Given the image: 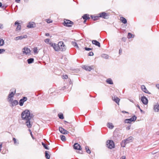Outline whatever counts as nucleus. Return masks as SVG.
<instances>
[{
	"mask_svg": "<svg viewBox=\"0 0 159 159\" xmlns=\"http://www.w3.org/2000/svg\"><path fill=\"white\" fill-rule=\"evenodd\" d=\"M32 114H31L30 111L28 110H25L21 114L22 119L25 121L26 125L29 128H31L32 126L30 120L32 117Z\"/></svg>",
	"mask_w": 159,
	"mask_h": 159,
	"instance_id": "obj_1",
	"label": "nucleus"
},
{
	"mask_svg": "<svg viewBox=\"0 0 159 159\" xmlns=\"http://www.w3.org/2000/svg\"><path fill=\"white\" fill-rule=\"evenodd\" d=\"M51 46L53 47L55 51L57 52H63L66 48V46L62 41L59 42L57 44L55 43H50Z\"/></svg>",
	"mask_w": 159,
	"mask_h": 159,
	"instance_id": "obj_2",
	"label": "nucleus"
},
{
	"mask_svg": "<svg viewBox=\"0 0 159 159\" xmlns=\"http://www.w3.org/2000/svg\"><path fill=\"white\" fill-rule=\"evenodd\" d=\"M63 24L65 26L70 27L74 24V23L69 20L65 19Z\"/></svg>",
	"mask_w": 159,
	"mask_h": 159,
	"instance_id": "obj_3",
	"label": "nucleus"
},
{
	"mask_svg": "<svg viewBox=\"0 0 159 159\" xmlns=\"http://www.w3.org/2000/svg\"><path fill=\"white\" fill-rule=\"evenodd\" d=\"M107 147L111 149L114 147L115 145L113 141L112 140H108L107 142Z\"/></svg>",
	"mask_w": 159,
	"mask_h": 159,
	"instance_id": "obj_4",
	"label": "nucleus"
},
{
	"mask_svg": "<svg viewBox=\"0 0 159 159\" xmlns=\"http://www.w3.org/2000/svg\"><path fill=\"white\" fill-rule=\"evenodd\" d=\"M136 118V117L135 116H134L130 119H126L125 120L124 122L125 123H130L132 121H135Z\"/></svg>",
	"mask_w": 159,
	"mask_h": 159,
	"instance_id": "obj_5",
	"label": "nucleus"
},
{
	"mask_svg": "<svg viewBox=\"0 0 159 159\" xmlns=\"http://www.w3.org/2000/svg\"><path fill=\"white\" fill-rule=\"evenodd\" d=\"M31 51L30 49L27 47H24L22 49V52L23 54L26 55H29L30 54Z\"/></svg>",
	"mask_w": 159,
	"mask_h": 159,
	"instance_id": "obj_6",
	"label": "nucleus"
},
{
	"mask_svg": "<svg viewBox=\"0 0 159 159\" xmlns=\"http://www.w3.org/2000/svg\"><path fill=\"white\" fill-rule=\"evenodd\" d=\"M98 14L99 17H102L104 19H107L108 16V14L104 12H102Z\"/></svg>",
	"mask_w": 159,
	"mask_h": 159,
	"instance_id": "obj_7",
	"label": "nucleus"
},
{
	"mask_svg": "<svg viewBox=\"0 0 159 159\" xmlns=\"http://www.w3.org/2000/svg\"><path fill=\"white\" fill-rule=\"evenodd\" d=\"M27 99V98L25 97H24L20 99L19 102V104L21 106H22L24 102L26 101Z\"/></svg>",
	"mask_w": 159,
	"mask_h": 159,
	"instance_id": "obj_8",
	"label": "nucleus"
},
{
	"mask_svg": "<svg viewBox=\"0 0 159 159\" xmlns=\"http://www.w3.org/2000/svg\"><path fill=\"white\" fill-rule=\"evenodd\" d=\"M35 23L33 22H29L27 26V27L29 28H34L35 27Z\"/></svg>",
	"mask_w": 159,
	"mask_h": 159,
	"instance_id": "obj_9",
	"label": "nucleus"
},
{
	"mask_svg": "<svg viewBox=\"0 0 159 159\" xmlns=\"http://www.w3.org/2000/svg\"><path fill=\"white\" fill-rule=\"evenodd\" d=\"M141 101L145 105L147 104L148 103V99L144 96H143L141 97Z\"/></svg>",
	"mask_w": 159,
	"mask_h": 159,
	"instance_id": "obj_10",
	"label": "nucleus"
},
{
	"mask_svg": "<svg viewBox=\"0 0 159 159\" xmlns=\"http://www.w3.org/2000/svg\"><path fill=\"white\" fill-rule=\"evenodd\" d=\"M59 130L60 132L62 134H67L68 132L65 129H64L62 128L61 127H59Z\"/></svg>",
	"mask_w": 159,
	"mask_h": 159,
	"instance_id": "obj_11",
	"label": "nucleus"
},
{
	"mask_svg": "<svg viewBox=\"0 0 159 159\" xmlns=\"http://www.w3.org/2000/svg\"><path fill=\"white\" fill-rule=\"evenodd\" d=\"M93 66H84L83 68H84L85 70L87 71H90L93 69Z\"/></svg>",
	"mask_w": 159,
	"mask_h": 159,
	"instance_id": "obj_12",
	"label": "nucleus"
},
{
	"mask_svg": "<svg viewBox=\"0 0 159 159\" xmlns=\"http://www.w3.org/2000/svg\"><path fill=\"white\" fill-rule=\"evenodd\" d=\"M74 148L75 149L81 150V148L80 144L77 143H75L74 144Z\"/></svg>",
	"mask_w": 159,
	"mask_h": 159,
	"instance_id": "obj_13",
	"label": "nucleus"
},
{
	"mask_svg": "<svg viewBox=\"0 0 159 159\" xmlns=\"http://www.w3.org/2000/svg\"><path fill=\"white\" fill-rule=\"evenodd\" d=\"M27 38V35H25L23 36H20L16 37L15 38V39L16 40H19V39H23L26 38Z\"/></svg>",
	"mask_w": 159,
	"mask_h": 159,
	"instance_id": "obj_14",
	"label": "nucleus"
},
{
	"mask_svg": "<svg viewBox=\"0 0 159 159\" xmlns=\"http://www.w3.org/2000/svg\"><path fill=\"white\" fill-rule=\"evenodd\" d=\"M92 43L93 44L98 46L99 47H100L101 46L100 43L96 40H92Z\"/></svg>",
	"mask_w": 159,
	"mask_h": 159,
	"instance_id": "obj_15",
	"label": "nucleus"
},
{
	"mask_svg": "<svg viewBox=\"0 0 159 159\" xmlns=\"http://www.w3.org/2000/svg\"><path fill=\"white\" fill-rule=\"evenodd\" d=\"M141 88L143 91L146 93H148V91L147 89L144 85H142L141 86Z\"/></svg>",
	"mask_w": 159,
	"mask_h": 159,
	"instance_id": "obj_16",
	"label": "nucleus"
},
{
	"mask_svg": "<svg viewBox=\"0 0 159 159\" xmlns=\"http://www.w3.org/2000/svg\"><path fill=\"white\" fill-rule=\"evenodd\" d=\"M15 25H17V27L16 28L17 30H20L21 26L19 25V23L18 21H16L15 22Z\"/></svg>",
	"mask_w": 159,
	"mask_h": 159,
	"instance_id": "obj_17",
	"label": "nucleus"
},
{
	"mask_svg": "<svg viewBox=\"0 0 159 159\" xmlns=\"http://www.w3.org/2000/svg\"><path fill=\"white\" fill-rule=\"evenodd\" d=\"M113 100L116 103L119 104L120 99L116 96H114V98H112Z\"/></svg>",
	"mask_w": 159,
	"mask_h": 159,
	"instance_id": "obj_18",
	"label": "nucleus"
},
{
	"mask_svg": "<svg viewBox=\"0 0 159 159\" xmlns=\"http://www.w3.org/2000/svg\"><path fill=\"white\" fill-rule=\"evenodd\" d=\"M133 139V137L131 136H130L126 139L124 140L125 141H126V142L128 143L130 142H131Z\"/></svg>",
	"mask_w": 159,
	"mask_h": 159,
	"instance_id": "obj_19",
	"label": "nucleus"
},
{
	"mask_svg": "<svg viewBox=\"0 0 159 159\" xmlns=\"http://www.w3.org/2000/svg\"><path fill=\"white\" fill-rule=\"evenodd\" d=\"M13 141L14 145L16 146H17L19 143L18 140L14 138H13Z\"/></svg>",
	"mask_w": 159,
	"mask_h": 159,
	"instance_id": "obj_20",
	"label": "nucleus"
},
{
	"mask_svg": "<svg viewBox=\"0 0 159 159\" xmlns=\"http://www.w3.org/2000/svg\"><path fill=\"white\" fill-rule=\"evenodd\" d=\"M82 17L83 19L84 20H87L90 19V17L89 16V15L88 14H84L83 16Z\"/></svg>",
	"mask_w": 159,
	"mask_h": 159,
	"instance_id": "obj_21",
	"label": "nucleus"
},
{
	"mask_svg": "<svg viewBox=\"0 0 159 159\" xmlns=\"http://www.w3.org/2000/svg\"><path fill=\"white\" fill-rule=\"evenodd\" d=\"M91 17L92 19L93 20H95L98 19L99 18V17L98 14V15L96 16H93L92 15L91 16Z\"/></svg>",
	"mask_w": 159,
	"mask_h": 159,
	"instance_id": "obj_22",
	"label": "nucleus"
},
{
	"mask_svg": "<svg viewBox=\"0 0 159 159\" xmlns=\"http://www.w3.org/2000/svg\"><path fill=\"white\" fill-rule=\"evenodd\" d=\"M11 105L12 106H16L18 104V102L16 100H14L11 102Z\"/></svg>",
	"mask_w": 159,
	"mask_h": 159,
	"instance_id": "obj_23",
	"label": "nucleus"
},
{
	"mask_svg": "<svg viewBox=\"0 0 159 159\" xmlns=\"http://www.w3.org/2000/svg\"><path fill=\"white\" fill-rule=\"evenodd\" d=\"M120 20L124 24H126L127 22L126 19L123 17H121Z\"/></svg>",
	"mask_w": 159,
	"mask_h": 159,
	"instance_id": "obj_24",
	"label": "nucleus"
},
{
	"mask_svg": "<svg viewBox=\"0 0 159 159\" xmlns=\"http://www.w3.org/2000/svg\"><path fill=\"white\" fill-rule=\"evenodd\" d=\"M101 57L104 58L108 59L109 58V56L108 55L105 54H103L101 55Z\"/></svg>",
	"mask_w": 159,
	"mask_h": 159,
	"instance_id": "obj_25",
	"label": "nucleus"
},
{
	"mask_svg": "<svg viewBox=\"0 0 159 159\" xmlns=\"http://www.w3.org/2000/svg\"><path fill=\"white\" fill-rule=\"evenodd\" d=\"M154 110L155 111H159V105L155 106L154 107Z\"/></svg>",
	"mask_w": 159,
	"mask_h": 159,
	"instance_id": "obj_26",
	"label": "nucleus"
},
{
	"mask_svg": "<svg viewBox=\"0 0 159 159\" xmlns=\"http://www.w3.org/2000/svg\"><path fill=\"white\" fill-rule=\"evenodd\" d=\"M126 144L127 143L126 142V141H125L124 140H123L121 143V145L123 147H125Z\"/></svg>",
	"mask_w": 159,
	"mask_h": 159,
	"instance_id": "obj_27",
	"label": "nucleus"
},
{
	"mask_svg": "<svg viewBox=\"0 0 159 159\" xmlns=\"http://www.w3.org/2000/svg\"><path fill=\"white\" fill-rule=\"evenodd\" d=\"M71 44L75 47L79 49V47L76 43L74 42H72Z\"/></svg>",
	"mask_w": 159,
	"mask_h": 159,
	"instance_id": "obj_28",
	"label": "nucleus"
},
{
	"mask_svg": "<svg viewBox=\"0 0 159 159\" xmlns=\"http://www.w3.org/2000/svg\"><path fill=\"white\" fill-rule=\"evenodd\" d=\"M12 90L13 91H12L11 93V98L16 93V89H12Z\"/></svg>",
	"mask_w": 159,
	"mask_h": 159,
	"instance_id": "obj_29",
	"label": "nucleus"
},
{
	"mask_svg": "<svg viewBox=\"0 0 159 159\" xmlns=\"http://www.w3.org/2000/svg\"><path fill=\"white\" fill-rule=\"evenodd\" d=\"M107 83L109 84H113L112 80L110 79H108L106 80Z\"/></svg>",
	"mask_w": 159,
	"mask_h": 159,
	"instance_id": "obj_30",
	"label": "nucleus"
},
{
	"mask_svg": "<svg viewBox=\"0 0 159 159\" xmlns=\"http://www.w3.org/2000/svg\"><path fill=\"white\" fill-rule=\"evenodd\" d=\"M48 151H46L45 152V157L47 159H49L50 158V156L48 154Z\"/></svg>",
	"mask_w": 159,
	"mask_h": 159,
	"instance_id": "obj_31",
	"label": "nucleus"
},
{
	"mask_svg": "<svg viewBox=\"0 0 159 159\" xmlns=\"http://www.w3.org/2000/svg\"><path fill=\"white\" fill-rule=\"evenodd\" d=\"M34 61V59L32 58H29L28 59L27 62L29 64H31Z\"/></svg>",
	"mask_w": 159,
	"mask_h": 159,
	"instance_id": "obj_32",
	"label": "nucleus"
},
{
	"mask_svg": "<svg viewBox=\"0 0 159 159\" xmlns=\"http://www.w3.org/2000/svg\"><path fill=\"white\" fill-rule=\"evenodd\" d=\"M33 52L35 54H37L38 53V51L37 47H34L33 49Z\"/></svg>",
	"mask_w": 159,
	"mask_h": 159,
	"instance_id": "obj_33",
	"label": "nucleus"
},
{
	"mask_svg": "<svg viewBox=\"0 0 159 159\" xmlns=\"http://www.w3.org/2000/svg\"><path fill=\"white\" fill-rule=\"evenodd\" d=\"M107 127L110 129H112L114 126L112 125V124L111 123H108L107 125Z\"/></svg>",
	"mask_w": 159,
	"mask_h": 159,
	"instance_id": "obj_34",
	"label": "nucleus"
},
{
	"mask_svg": "<svg viewBox=\"0 0 159 159\" xmlns=\"http://www.w3.org/2000/svg\"><path fill=\"white\" fill-rule=\"evenodd\" d=\"M134 37V35L132 34L131 33H129L128 34V39H130L131 38H133Z\"/></svg>",
	"mask_w": 159,
	"mask_h": 159,
	"instance_id": "obj_35",
	"label": "nucleus"
},
{
	"mask_svg": "<svg viewBox=\"0 0 159 159\" xmlns=\"http://www.w3.org/2000/svg\"><path fill=\"white\" fill-rule=\"evenodd\" d=\"M85 150L86 152L88 153H91V151L89 150V148L88 146H86L85 147Z\"/></svg>",
	"mask_w": 159,
	"mask_h": 159,
	"instance_id": "obj_36",
	"label": "nucleus"
},
{
	"mask_svg": "<svg viewBox=\"0 0 159 159\" xmlns=\"http://www.w3.org/2000/svg\"><path fill=\"white\" fill-rule=\"evenodd\" d=\"M42 145H43V147L44 148L46 149H49V148H48V147H47V145L45 144V143L42 142Z\"/></svg>",
	"mask_w": 159,
	"mask_h": 159,
	"instance_id": "obj_37",
	"label": "nucleus"
},
{
	"mask_svg": "<svg viewBox=\"0 0 159 159\" xmlns=\"http://www.w3.org/2000/svg\"><path fill=\"white\" fill-rule=\"evenodd\" d=\"M60 137H61V139L62 141H65L66 140V137L64 136L63 135H61L60 136Z\"/></svg>",
	"mask_w": 159,
	"mask_h": 159,
	"instance_id": "obj_38",
	"label": "nucleus"
},
{
	"mask_svg": "<svg viewBox=\"0 0 159 159\" xmlns=\"http://www.w3.org/2000/svg\"><path fill=\"white\" fill-rule=\"evenodd\" d=\"M4 43L3 40L1 39H0V46H2Z\"/></svg>",
	"mask_w": 159,
	"mask_h": 159,
	"instance_id": "obj_39",
	"label": "nucleus"
},
{
	"mask_svg": "<svg viewBox=\"0 0 159 159\" xmlns=\"http://www.w3.org/2000/svg\"><path fill=\"white\" fill-rule=\"evenodd\" d=\"M50 39H47L45 40L44 42L47 43H49Z\"/></svg>",
	"mask_w": 159,
	"mask_h": 159,
	"instance_id": "obj_40",
	"label": "nucleus"
},
{
	"mask_svg": "<svg viewBox=\"0 0 159 159\" xmlns=\"http://www.w3.org/2000/svg\"><path fill=\"white\" fill-rule=\"evenodd\" d=\"M58 116L59 118L60 119H62L64 118V117H63V115L62 114H58Z\"/></svg>",
	"mask_w": 159,
	"mask_h": 159,
	"instance_id": "obj_41",
	"label": "nucleus"
},
{
	"mask_svg": "<svg viewBox=\"0 0 159 159\" xmlns=\"http://www.w3.org/2000/svg\"><path fill=\"white\" fill-rule=\"evenodd\" d=\"M84 49L85 50H86V51H89V50H92V48H87V47H85L84 48Z\"/></svg>",
	"mask_w": 159,
	"mask_h": 159,
	"instance_id": "obj_42",
	"label": "nucleus"
},
{
	"mask_svg": "<svg viewBox=\"0 0 159 159\" xmlns=\"http://www.w3.org/2000/svg\"><path fill=\"white\" fill-rule=\"evenodd\" d=\"M46 21L48 23H50L52 22V21L50 20L47 19L46 20Z\"/></svg>",
	"mask_w": 159,
	"mask_h": 159,
	"instance_id": "obj_43",
	"label": "nucleus"
},
{
	"mask_svg": "<svg viewBox=\"0 0 159 159\" xmlns=\"http://www.w3.org/2000/svg\"><path fill=\"white\" fill-rule=\"evenodd\" d=\"M93 53L92 52H90L89 53V56H93Z\"/></svg>",
	"mask_w": 159,
	"mask_h": 159,
	"instance_id": "obj_44",
	"label": "nucleus"
},
{
	"mask_svg": "<svg viewBox=\"0 0 159 159\" xmlns=\"http://www.w3.org/2000/svg\"><path fill=\"white\" fill-rule=\"evenodd\" d=\"M5 51V50L2 49H0V54L2 53Z\"/></svg>",
	"mask_w": 159,
	"mask_h": 159,
	"instance_id": "obj_45",
	"label": "nucleus"
},
{
	"mask_svg": "<svg viewBox=\"0 0 159 159\" xmlns=\"http://www.w3.org/2000/svg\"><path fill=\"white\" fill-rule=\"evenodd\" d=\"M10 93L8 94V101L9 102H10Z\"/></svg>",
	"mask_w": 159,
	"mask_h": 159,
	"instance_id": "obj_46",
	"label": "nucleus"
},
{
	"mask_svg": "<svg viewBox=\"0 0 159 159\" xmlns=\"http://www.w3.org/2000/svg\"><path fill=\"white\" fill-rule=\"evenodd\" d=\"M120 159H126V157L125 156H122L120 157Z\"/></svg>",
	"mask_w": 159,
	"mask_h": 159,
	"instance_id": "obj_47",
	"label": "nucleus"
},
{
	"mask_svg": "<svg viewBox=\"0 0 159 159\" xmlns=\"http://www.w3.org/2000/svg\"><path fill=\"white\" fill-rule=\"evenodd\" d=\"M68 78V76L67 75H64L63 76V78L64 79H66Z\"/></svg>",
	"mask_w": 159,
	"mask_h": 159,
	"instance_id": "obj_48",
	"label": "nucleus"
},
{
	"mask_svg": "<svg viewBox=\"0 0 159 159\" xmlns=\"http://www.w3.org/2000/svg\"><path fill=\"white\" fill-rule=\"evenodd\" d=\"M64 123H65V124L66 125H67L68 124H69V123L66 121H64Z\"/></svg>",
	"mask_w": 159,
	"mask_h": 159,
	"instance_id": "obj_49",
	"label": "nucleus"
},
{
	"mask_svg": "<svg viewBox=\"0 0 159 159\" xmlns=\"http://www.w3.org/2000/svg\"><path fill=\"white\" fill-rule=\"evenodd\" d=\"M122 49H119V53L120 54H121V53L122 52Z\"/></svg>",
	"mask_w": 159,
	"mask_h": 159,
	"instance_id": "obj_50",
	"label": "nucleus"
},
{
	"mask_svg": "<svg viewBox=\"0 0 159 159\" xmlns=\"http://www.w3.org/2000/svg\"><path fill=\"white\" fill-rule=\"evenodd\" d=\"M15 2L17 3H19L20 2V0H15Z\"/></svg>",
	"mask_w": 159,
	"mask_h": 159,
	"instance_id": "obj_51",
	"label": "nucleus"
},
{
	"mask_svg": "<svg viewBox=\"0 0 159 159\" xmlns=\"http://www.w3.org/2000/svg\"><path fill=\"white\" fill-rule=\"evenodd\" d=\"M45 34V35L47 36H49V34L48 33H46Z\"/></svg>",
	"mask_w": 159,
	"mask_h": 159,
	"instance_id": "obj_52",
	"label": "nucleus"
},
{
	"mask_svg": "<svg viewBox=\"0 0 159 159\" xmlns=\"http://www.w3.org/2000/svg\"><path fill=\"white\" fill-rule=\"evenodd\" d=\"M2 147V144H0V152L1 151V148Z\"/></svg>",
	"mask_w": 159,
	"mask_h": 159,
	"instance_id": "obj_53",
	"label": "nucleus"
},
{
	"mask_svg": "<svg viewBox=\"0 0 159 159\" xmlns=\"http://www.w3.org/2000/svg\"><path fill=\"white\" fill-rule=\"evenodd\" d=\"M2 25L1 24H0V29H2Z\"/></svg>",
	"mask_w": 159,
	"mask_h": 159,
	"instance_id": "obj_54",
	"label": "nucleus"
},
{
	"mask_svg": "<svg viewBox=\"0 0 159 159\" xmlns=\"http://www.w3.org/2000/svg\"><path fill=\"white\" fill-rule=\"evenodd\" d=\"M137 107L139 109H140V106H139V105H137Z\"/></svg>",
	"mask_w": 159,
	"mask_h": 159,
	"instance_id": "obj_55",
	"label": "nucleus"
},
{
	"mask_svg": "<svg viewBox=\"0 0 159 159\" xmlns=\"http://www.w3.org/2000/svg\"><path fill=\"white\" fill-rule=\"evenodd\" d=\"M156 87H157V88L159 89V84H157L156 85Z\"/></svg>",
	"mask_w": 159,
	"mask_h": 159,
	"instance_id": "obj_56",
	"label": "nucleus"
},
{
	"mask_svg": "<svg viewBox=\"0 0 159 159\" xmlns=\"http://www.w3.org/2000/svg\"><path fill=\"white\" fill-rule=\"evenodd\" d=\"M122 112L123 113H128V112H127L125 111H122Z\"/></svg>",
	"mask_w": 159,
	"mask_h": 159,
	"instance_id": "obj_57",
	"label": "nucleus"
},
{
	"mask_svg": "<svg viewBox=\"0 0 159 159\" xmlns=\"http://www.w3.org/2000/svg\"><path fill=\"white\" fill-rule=\"evenodd\" d=\"M129 100L130 102H133V103L134 102L133 100H132V99H129Z\"/></svg>",
	"mask_w": 159,
	"mask_h": 159,
	"instance_id": "obj_58",
	"label": "nucleus"
},
{
	"mask_svg": "<svg viewBox=\"0 0 159 159\" xmlns=\"http://www.w3.org/2000/svg\"><path fill=\"white\" fill-rule=\"evenodd\" d=\"M2 3L1 2H0V7H1L2 6Z\"/></svg>",
	"mask_w": 159,
	"mask_h": 159,
	"instance_id": "obj_59",
	"label": "nucleus"
},
{
	"mask_svg": "<svg viewBox=\"0 0 159 159\" xmlns=\"http://www.w3.org/2000/svg\"><path fill=\"white\" fill-rule=\"evenodd\" d=\"M86 20H84V23H85L86 22Z\"/></svg>",
	"mask_w": 159,
	"mask_h": 159,
	"instance_id": "obj_60",
	"label": "nucleus"
},
{
	"mask_svg": "<svg viewBox=\"0 0 159 159\" xmlns=\"http://www.w3.org/2000/svg\"><path fill=\"white\" fill-rule=\"evenodd\" d=\"M140 110L141 111V112H142V111H143L142 110H141V109H140Z\"/></svg>",
	"mask_w": 159,
	"mask_h": 159,
	"instance_id": "obj_61",
	"label": "nucleus"
},
{
	"mask_svg": "<svg viewBox=\"0 0 159 159\" xmlns=\"http://www.w3.org/2000/svg\"><path fill=\"white\" fill-rule=\"evenodd\" d=\"M30 134H31V136H32V133H31V132Z\"/></svg>",
	"mask_w": 159,
	"mask_h": 159,
	"instance_id": "obj_62",
	"label": "nucleus"
},
{
	"mask_svg": "<svg viewBox=\"0 0 159 159\" xmlns=\"http://www.w3.org/2000/svg\"><path fill=\"white\" fill-rule=\"evenodd\" d=\"M25 1V2H26L27 1V0H24Z\"/></svg>",
	"mask_w": 159,
	"mask_h": 159,
	"instance_id": "obj_63",
	"label": "nucleus"
},
{
	"mask_svg": "<svg viewBox=\"0 0 159 159\" xmlns=\"http://www.w3.org/2000/svg\"><path fill=\"white\" fill-rule=\"evenodd\" d=\"M128 129H129V128H128Z\"/></svg>",
	"mask_w": 159,
	"mask_h": 159,
	"instance_id": "obj_64",
	"label": "nucleus"
}]
</instances>
